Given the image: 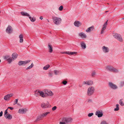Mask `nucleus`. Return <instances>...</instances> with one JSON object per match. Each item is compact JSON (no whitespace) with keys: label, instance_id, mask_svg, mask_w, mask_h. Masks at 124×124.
Masks as SVG:
<instances>
[{"label":"nucleus","instance_id":"42","mask_svg":"<svg viewBox=\"0 0 124 124\" xmlns=\"http://www.w3.org/2000/svg\"><path fill=\"white\" fill-rule=\"evenodd\" d=\"M54 71L55 74L56 75H58L59 73V71L56 70H54Z\"/></svg>","mask_w":124,"mask_h":124},{"label":"nucleus","instance_id":"54","mask_svg":"<svg viewBox=\"0 0 124 124\" xmlns=\"http://www.w3.org/2000/svg\"><path fill=\"white\" fill-rule=\"evenodd\" d=\"M92 101L91 99H88V102L89 103L91 102Z\"/></svg>","mask_w":124,"mask_h":124},{"label":"nucleus","instance_id":"49","mask_svg":"<svg viewBox=\"0 0 124 124\" xmlns=\"http://www.w3.org/2000/svg\"><path fill=\"white\" fill-rule=\"evenodd\" d=\"M96 74V73L95 71L93 72L91 76L92 77L94 76Z\"/></svg>","mask_w":124,"mask_h":124},{"label":"nucleus","instance_id":"21","mask_svg":"<svg viewBox=\"0 0 124 124\" xmlns=\"http://www.w3.org/2000/svg\"><path fill=\"white\" fill-rule=\"evenodd\" d=\"M113 67V66H108L106 67V69L107 71L111 72Z\"/></svg>","mask_w":124,"mask_h":124},{"label":"nucleus","instance_id":"51","mask_svg":"<svg viewBox=\"0 0 124 124\" xmlns=\"http://www.w3.org/2000/svg\"><path fill=\"white\" fill-rule=\"evenodd\" d=\"M68 51L62 52L61 53L62 54H68Z\"/></svg>","mask_w":124,"mask_h":124},{"label":"nucleus","instance_id":"23","mask_svg":"<svg viewBox=\"0 0 124 124\" xmlns=\"http://www.w3.org/2000/svg\"><path fill=\"white\" fill-rule=\"evenodd\" d=\"M39 93V95L43 97H46L44 93V92H43L42 91H38Z\"/></svg>","mask_w":124,"mask_h":124},{"label":"nucleus","instance_id":"43","mask_svg":"<svg viewBox=\"0 0 124 124\" xmlns=\"http://www.w3.org/2000/svg\"><path fill=\"white\" fill-rule=\"evenodd\" d=\"M108 21V20H107L106 22L104 23V25H103V27H105V28H106L107 25V24Z\"/></svg>","mask_w":124,"mask_h":124},{"label":"nucleus","instance_id":"14","mask_svg":"<svg viewBox=\"0 0 124 124\" xmlns=\"http://www.w3.org/2000/svg\"><path fill=\"white\" fill-rule=\"evenodd\" d=\"M27 111V110L25 109L20 108L18 112L20 113L24 114Z\"/></svg>","mask_w":124,"mask_h":124},{"label":"nucleus","instance_id":"38","mask_svg":"<svg viewBox=\"0 0 124 124\" xmlns=\"http://www.w3.org/2000/svg\"><path fill=\"white\" fill-rule=\"evenodd\" d=\"M106 29V28H105V27H103L101 30V34H102L104 32V31L105 29Z\"/></svg>","mask_w":124,"mask_h":124},{"label":"nucleus","instance_id":"55","mask_svg":"<svg viewBox=\"0 0 124 124\" xmlns=\"http://www.w3.org/2000/svg\"><path fill=\"white\" fill-rule=\"evenodd\" d=\"M53 76V74L52 73H50L49 74V76L50 77H52Z\"/></svg>","mask_w":124,"mask_h":124},{"label":"nucleus","instance_id":"9","mask_svg":"<svg viewBox=\"0 0 124 124\" xmlns=\"http://www.w3.org/2000/svg\"><path fill=\"white\" fill-rule=\"evenodd\" d=\"M13 31V29L11 26L8 25L6 30V32L8 34L11 33Z\"/></svg>","mask_w":124,"mask_h":124},{"label":"nucleus","instance_id":"35","mask_svg":"<svg viewBox=\"0 0 124 124\" xmlns=\"http://www.w3.org/2000/svg\"><path fill=\"white\" fill-rule=\"evenodd\" d=\"M12 58L11 57L7 60L8 62L9 63H11V62L12 61Z\"/></svg>","mask_w":124,"mask_h":124},{"label":"nucleus","instance_id":"64","mask_svg":"<svg viewBox=\"0 0 124 124\" xmlns=\"http://www.w3.org/2000/svg\"><path fill=\"white\" fill-rule=\"evenodd\" d=\"M108 4H109V3H108Z\"/></svg>","mask_w":124,"mask_h":124},{"label":"nucleus","instance_id":"41","mask_svg":"<svg viewBox=\"0 0 124 124\" xmlns=\"http://www.w3.org/2000/svg\"><path fill=\"white\" fill-rule=\"evenodd\" d=\"M67 83V82L66 80H64L62 82V83L64 85H66Z\"/></svg>","mask_w":124,"mask_h":124},{"label":"nucleus","instance_id":"20","mask_svg":"<svg viewBox=\"0 0 124 124\" xmlns=\"http://www.w3.org/2000/svg\"><path fill=\"white\" fill-rule=\"evenodd\" d=\"M12 58L13 59H16L18 56V54L16 53H14L12 54Z\"/></svg>","mask_w":124,"mask_h":124},{"label":"nucleus","instance_id":"45","mask_svg":"<svg viewBox=\"0 0 124 124\" xmlns=\"http://www.w3.org/2000/svg\"><path fill=\"white\" fill-rule=\"evenodd\" d=\"M63 6H62L61 5V6H60V7L59 8V10L60 11H62L63 9Z\"/></svg>","mask_w":124,"mask_h":124},{"label":"nucleus","instance_id":"40","mask_svg":"<svg viewBox=\"0 0 124 124\" xmlns=\"http://www.w3.org/2000/svg\"><path fill=\"white\" fill-rule=\"evenodd\" d=\"M124 85V81H122L120 82V86L121 87H123Z\"/></svg>","mask_w":124,"mask_h":124},{"label":"nucleus","instance_id":"46","mask_svg":"<svg viewBox=\"0 0 124 124\" xmlns=\"http://www.w3.org/2000/svg\"><path fill=\"white\" fill-rule=\"evenodd\" d=\"M87 83V81H84L82 83V85L86 84L87 85H88V83Z\"/></svg>","mask_w":124,"mask_h":124},{"label":"nucleus","instance_id":"28","mask_svg":"<svg viewBox=\"0 0 124 124\" xmlns=\"http://www.w3.org/2000/svg\"><path fill=\"white\" fill-rule=\"evenodd\" d=\"M29 19L32 22H34L36 20V18L35 17H32L30 16H29Z\"/></svg>","mask_w":124,"mask_h":124},{"label":"nucleus","instance_id":"27","mask_svg":"<svg viewBox=\"0 0 124 124\" xmlns=\"http://www.w3.org/2000/svg\"><path fill=\"white\" fill-rule=\"evenodd\" d=\"M19 38H20V43H22L23 42V37L22 34H20L19 36Z\"/></svg>","mask_w":124,"mask_h":124},{"label":"nucleus","instance_id":"34","mask_svg":"<svg viewBox=\"0 0 124 124\" xmlns=\"http://www.w3.org/2000/svg\"><path fill=\"white\" fill-rule=\"evenodd\" d=\"M119 105L118 104H116V108H115L114 109L115 111H117L119 110Z\"/></svg>","mask_w":124,"mask_h":124},{"label":"nucleus","instance_id":"13","mask_svg":"<svg viewBox=\"0 0 124 124\" xmlns=\"http://www.w3.org/2000/svg\"><path fill=\"white\" fill-rule=\"evenodd\" d=\"M94 29V27L92 26L91 27L88 28L86 30V31L87 32H90L93 31Z\"/></svg>","mask_w":124,"mask_h":124},{"label":"nucleus","instance_id":"29","mask_svg":"<svg viewBox=\"0 0 124 124\" xmlns=\"http://www.w3.org/2000/svg\"><path fill=\"white\" fill-rule=\"evenodd\" d=\"M123 99H121L119 101V103L121 106H123L124 105V103L123 101Z\"/></svg>","mask_w":124,"mask_h":124},{"label":"nucleus","instance_id":"58","mask_svg":"<svg viewBox=\"0 0 124 124\" xmlns=\"http://www.w3.org/2000/svg\"><path fill=\"white\" fill-rule=\"evenodd\" d=\"M40 19L41 20H42V19H43V18L42 16H40Z\"/></svg>","mask_w":124,"mask_h":124},{"label":"nucleus","instance_id":"25","mask_svg":"<svg viewBox=\"0 0 124 124\" xmlns=\"http://www.w3.org/2000/svg\"><path fill=\"white\" fill-rule=\"evenodd\" d=\"M43 118V117L41 115H39L37 117V119L35 121V122H36L39 121Z\"/></svg>","mask_w":124,"mask_h":124},{"label":"nucleus","instance_id":"1","mask_svg":"<svg viewBox=\"0 0 124 124\" xmlns=\"http://www.w3.org/2000/svg\"><path fill=\"white\" fill-rule=\"evenodd\" d=\"M61 120L60 124H68L72 122L73 119L70 117H64L62 118Z\"/></svg>","mask_w":124,"mask_h":124},{"label":"nucleus","instance_id":"32","mask_svg":"<svg viewBox=\"0 0 124 124\" xmlns=\"http://www.w3.org/2000/svg\"><path fill=\"white\" fill-rule=\"evenodd\" d=\"M88 85H91L93 83V82L91 80L87 81Z\"/></svg>","mask_w":124,"mask_h":124},{"label":"nucleus","instance_id":"61","mask_svg":"<svg viewBox=\"0 0 124 124\" xmlns=\"http://www.w3.org/2000/svg\"><path fill=\"white\" fill-rule=\"evenodd\" d=\"M122 19H124V18H122Z\"/></svg>","mask_w":124,"mask_h":124},{"label":"nucleus","instance_id":"8","mask_svg":"<svg viewBox=\"0 0 124 124\" xmlns=\"http://www.w3.org/2000/svg\"><path fill=\"white\" fill-rule=\"evenodd\" d=\"M41 106L42 108H47L50 107L51 106L50 105L48 102L46 103H43L41 105Z\"/></svg>","mask_w":124,"mask_h":124},{"label":"nucleus","instance_id":"48","mask_svg":"<svg viewBox=\"0 0 124 124\" xmlns=\"http://www.w3.org/2000/svg\"><path fill=\"white\" fill-rule=\"evenodd\" d=\"M101 124H108L106 121H102L101 123Z\"/></svg>","mask_w":124,"mask_h":124},{"label":"nucleus","instance_id":"53","mask_svg":"<svg viewBox=\"0 0 124 124\" xmlns=\"http://www.w3.org/2000/svg\"><path fill=\"white\" fill-rule=\"evenodd\" d=\"M18 99H16L15 101V104H14L15 105L17 103L18 101Z\"/></svg>","mask_w":124,"mask_h":124},{"label":"nucleus","instance_id":"19","mask_svg":"<svg viewBox=\"0 0 124 124\" xmlns=\"http://www.w3.org/2000/svg\"><path fill=\"white\" fill-rule=\"evenodd\" d=\"M21 15L23 16H29L30 15L27 13L25 12H20Z\"/></svg>","mask_w":124,"mask_h":124},{"label":"nucleus","instance_id":"36","mask_svg":"<svg viewBox=\"0 0 124 124\" xmlns=\"http://www.w3.org/2000/svg\"><path fill=\"white\" fill-rule=\"evenodd\" d=\"M33 66H34V65L33 64V63H32V64H31V65L30 66H29V67H28L26 69V70H27L29 69H30L31 68H32L33 67Z\"/></svg>","mask_w":124,"mask_h":124},{"label":"nucleus","instance_id":"6","mask_svg":"<svg viewBox=\"0 0 124 124\" xmlns=\"http://www.w3.org/2000/svg\"><path fill=\"white\" fill-rule=\"evenodd\" d=\"M108 85L109 87L112 89L116 90L117 88V86L111 82L108 83Z\"/></svg>","mask_w":124,"mask_h":124},{"label":"nucleus","instance_id":"16","mask_svg":"<svg viewBox=\"0 0 124 124\" xmlns=\"http://www.w3.org/2000/svg\"><path fill=\"white\" fill-rule=\"evenodd\" d=\"M79 36L83 39H85L86 37V35L85 33L82 32L79 33Z\"/></svg>","mask_w":124,"mask_h":124},{"label":"nucleus","instance_id":"22","mask_svg":"<svg viewBox=\"0 0 124 124\" xmlns=\"http://www.w3.org/2000/svg\"><path fill=\"white\" fill-rule=\"evenodd\" d=\"M112 72H113L115 73H117L119 72V70H118L116 68H114L113 67L112 71Z\"/></svg>","mask_w":124,"mask_h":124},{"label":"nucleus","instance_id":"3","mask_svg":"<svg viewBox=\"0 0 124 124\" xmlns=\"http://www.w3.org/2000/svg\"><path fill=\"white\" fill-rule=\"evenodd\" d=\"M95 90L94 88L92 86H90L88 88L87 92V95L88 96H90L93 94Z\"/></svg>","mask_w":124,"mask_h":124},{"label":"nucleus","instance_id":"57","mask_svg":"<svg viewBox=\"0 0 124 124\" xmlns=\"http://www.w3.org/2000/svg\"><path fill=\"white\" fill-rule=\"evenodd\" d=\"M3 115V112L2 111H1L0 112V117L1 116H2Z\"/></svg>","mask_w":124,"mask_h":124},{"label":"nucleus","instance_id":"17","mask_svg":"<svg viewBox=\"0 0 124 124\" xmlns=\"http://www.w3.org/2000/svg\"><path fill=\"white\" fill-rule=\"evenodd\" d=\"M4 117L6 119L9 120H11L12 118V115L9 114H7V115L5 116Z\"/></svg>","mask_w":124,"mask_h":124},{"label":"nucleus","instance_id":"15","mask_svg":"<svg viewBox=\"0 0 124 124\" xmlns=\"http://www.w3.org/2000/svg\"><path fill=\"white\" fill-rule=\"evenodd\" d=\"M74 24L75 26L78 27L81 25V23L79 21H76L74 23Z\"/></svg>","mask_w":124,"mask_h":124},{"label":"nucleus","instance_id":"52","mask_svg":"<svg viewBox=\"0 0 124 124\" xmlns=\"http://www.w3.org/2000/svg\"><path fill=\"white\" fill-rule=\"evenodd\" d=\"M7 114L8 113V112L7 111H5V112L4 113V116H6V115H7Z\"/></svg>","mask_w":124,"mask_h":124},{"label":"nucleus","instance_id":"5","mask_svg":"<svg viewBox=\"0 0 124 124\" xmlns=\"http://www.w3.org/2000/svg\"><path fill=\"white\" fill-rule=\"evenodd\" d=\"M31 61L30 60H28L24 61H20L18 62V64L19 66L25 65L26 64L29 62Z\"/></svg>","mask_w":124,"mask_h":124},{"label":"nucleus","instance_id":"59","mask_svg":"<svg viewBox=\"0 0 124 124\" xmlns=\"http://www.w3.org/2000/svg\"><path fill=\"white\" fill-rule=\"evenodd\" d=\"M79 87H81V86L80 85H79Z\"/></svg>","mask_w":124,"mask_h":124},{"label":"nucleus","instance_id":"11","mask_svg":"<svg viewBox=\"0 0 124 124\" xmlns=\"http://www.w3.org/2000/svg\"><path fill=\"white\" fill-rule=\"evenodd\" d=\"M103 51L105 53H107L109 52V49L108 47L105 46H103L102 47Z\"/></svg>","mask_w":124,"mask_h":124},{"label":"nucleus","instance_id":"12","mask_svg":"<svg viewBox=\"0 0 124 124\" xmlns=\"http://www.w3.org/2000/svg\"><path fill=\"white\" fill-rule=\"evenodd\" d=\"M95 114L98 117H101L103 115V114L102 111H97L96 112Z\"/></svg>","mask_w":124,"mask_h":124},{"label":"nucleus","instance_id":"44","mask_svg":"<svg viewBox=\"0 0 124 124\" xmlns=\"http://www.w3.org/2000/svg\"><path fill=\"white\" fill-rule=\"evenodd\" d=\"M108 21V20H107L106 22L104 23V25H103V27H105V28H106L107 25V24Z\"/></svg>","mask_w":124,"mask_h":124},{"label":"nucleus","instance_id":"50","mask_svg":"<svg viewBox=\"0 0 124 124\" xmlns=\"http://www.w3.org/2000/svg\"><path fill=\"white\" fill-rule=\"evenodd\" d=\"M57 107L56 106H54L52 108V110L53 111L55 110L56 109Z\"/></svg>","mask_w":124,"mask_h":124},{"label":"nucleus","instance_id":"39","mask_svg":"<svg viewBox=\"0 0 124 124\" xmlns=\"http://www.w3.org/2000/svg\"><path fill=\"white\" fill-rule=\"evenodd\" d=\"M38 91H37V90H36L35 92V95L36 96H38L39 94V93Z\"/></svg>","mask_w":124,"mask_h":124},{"label":"nucleus","instance_id":"62","mask_svg":"<svg viewBox=\"0 0 124 124\" xmlns=\"http://www.w3.org/2000/svg\"><path fill=\"white\" fill-rule=\"evenodd\" d=\"M47 21L48 22H49V20H47Z\"/></svg>","mask_w":124,"mask_h":124},{"label":"nucleus","instance_id":"26","mask_svg":"<svg viewBox=\"0 0 124 124\" xmlns=\"http://www.w3.org/2000/svg\"><path fill=\"white\" fill-rule=\"evenodd\" d=\"M19 38H20V43H22L23 42V37L22 34H20L19 36Z\"/></svg>","mask_w":124,"mask_h":124},{"label":"nucleus","instance_id":"10","mask_svg":"<svg viewBox=\"0 0 124 124\" xmlns=\"http://www.w3.org/2000/svg\"><path fill=\"white\" fill-rule=\"evenodd\" d=\"M13 95V94L12 93L7 95L4 96V99L6 101H8L9 100L10 97H12Z\"/></svg>","mask_w":124,"mask_h":124},{"label":"nucleus","instance_id":"56","mask_svg":"<svg viewBox=\"0 0 124 124\" xmlns=\"http://www.w3.org/2000/svg\"><path fill=\"white\" fill-rule=\"evenodd\" d=\"M8 109H10L11 110H12L14 109V108L11 107H8Z\"/></svg>","mask_w":124,"mask_h":124},{"label":"nucleus","instance_id":"2","mask_svg":"<svg viewBox=\"0 0 124 124\" xmlns=\"http://www.w3.org/2000/svg\"><path fill=\"white\" fill-rule=\"evenodd\" d=\"M113 35L114 38L117 39L119 41L121 42H123V38L120 34L117 33H113Z\"/></svg>","mask_w":124,"mask_h":124},{"label":"nucleus","instance_id":"18","mask_svg":"<svg viewBox=\"0 0 124 124\" xmlns=\"http://www.w3.org/2000/svg\"><path fill=\"white\" fill-rule=\"evenodd\" d=\"M48 48L49 50V52L52 53L53 51V47L51 45L49 44L48 45Z\"/></svg>","mask_w":124,"mask_h":124},{"label":"nucleus","instance_id":"47","mask_svg":"<svg viewBox=\"0 0 124 124\" xmlns=\"http://www.w3.org/2000/svg\"><path fill=\"white\" fill-rule=\"evenodd\" d=\"M93 114V113H89L88 115V116L89 117H90L92 116Z\"/></svg>","mask_w":124,"mask_h":124},{"label":"nucleus","instance_id":"63","mask_svg":"<svg viewBox=\"0 0 124 124\" xmlns=\"http://www.w3.org/2000/svg\"><path fill=\"white\" fill-rule=\"evenodd\" d=\"M108 12V11H107L106 12Z\"/></svg>","mask_w":124,"mask_h":124},{"label":"nucleus","instance_id":"24","mask_svg":"<svg viewBox=\"0 0 124 124\" xmlns=\"http://www.w3.org/2000/svg\"><path fill=\"white\" fill-rule=\"evenodd\" d=\"M81 45L82 48L83 49L86 48V45L85 43L84 42H82L81 43Z\"/></svg>","mask_w":124,"mask_h":124},{"label":"nucleus","instance_id":"33","mask_svg":"<svg viewBox=\"0 0 124 124\" xmlns=\"http://www.w3.org/2000/svg\"><path fill=\"white\" fill-rule=\"evenodd\" d=\"M68 54L69 55H73L74 54H77V52H70V51H68Z\"/></svg>","mask_w":124,"mask_h":124},{"label":"nucleus","instance_id":"4","mask_svg":"<svg viewBox=\"0 0 124 124\" xmlns=\"http://www.w3.org/2000/svg\"><path fill=\"white\" fill-rule=\"evenodd\" d=\"M53 21L54 23L56 25H59L61 23L62 21L61 19L59 17L54 16L53 17Z\"/></svg>","mask_w":124,"mask_h":124},{"label":"nucleus","instance_id":"60","mask_svg":"<svg viewBox=\"0 0 124 124\" xmlns=\"http://www.w3.org/2000/svg\"><path fill=\"white\" fill-rule=\"evenodd\" d=\"M8 109L7 108V109H6L5 111H7L8 110Z\"/></svg>","mask_w":124,"mask_h":124},{"label":"nucleus","instance_id":"31","mask_svg":"<svg viewBox=\"0 0 124 124\" xmlns=\"http://www.w3.org/2000/svg\"><path fill=\"white\" fill-rule=\"evenodd\" d=\"M49 113H50V112H47L46 113H43L41 114V116H42V117L43 118L44 117L46 116L47 114H48Z\"/></svg>","mask_w":124,"mask_h":124},{"label":"nucleus","instance_id":"30","mask_svg":"<svg viewBox=\"0 0 124 124\" xmlns=\"http://www.w3.org/2000/svg\"><path fill=\"white\" fill-rule=\"evenodd\" d=\"M50 65L49 64H47L43 67V69L44 70H47L50 67Z\"/></svg>","mask_w":124,"mask_h":124},{"label":"nucleus","instance_id":"7","mask_svg":"<svg viewBox=\"0 0 124 124\" xmlns=\"http://www.w3.org/2000/svg\"><path fill=\"white\" fill-rule=\"evenodd\" d=\"M44 93L46 96H52L53 95V93L49 90H45Z\"/></svg>","mask_w":124,"mask_h":124},{"label":"nucleus","instance_id":"37","mask_svg":"<svg viewBox=\"0 0 124 124\" xmlns=\"http://www.w3.org/2000/svg\"><path fill=\"white\" fill-rule=\"evenodd\" d=\"M9 56L6 55L4 57V59L5 60H7L10 57Z\"/></svg>","mask_w":124,"mask_h":124}]
</instances>
